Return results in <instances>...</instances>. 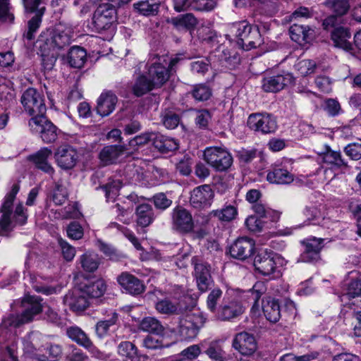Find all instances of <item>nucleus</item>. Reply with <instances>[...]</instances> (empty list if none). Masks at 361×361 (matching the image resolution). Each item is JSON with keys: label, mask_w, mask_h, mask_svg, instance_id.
<instances>
[{"label": "nucleus", "mask_w": 361, "mask_h": 361, "mask_svg": "<svg viewBox=\"0 0 361 361\" xmlns=\"http://www.w3.org/2000/svg\"><path fill=\"white\" fill-rule=\"evenodd\" d=\"M201 353V349L198 345H192L186 348L179 355L183 361H192Z\"/></svg>", "instance_id": "nucleus-57"}, {"label": "nucleus", "mask_w": 361, "mask_h": 361, "mask_svg": "<svg viewBox=\"0 0 361 361\" xmlns=\"http://www.w3.org/2000/svg\"><path fill=\"white\" fill-rule=\"evenodd\" d=\"M128 202H124L123 204L117 203L114 207L116 209V212L118 213L117 219L124 223L128 224L131 219V215L133 212V205L131 202H136L138 200V197L136 195L130 194L128 197Z\"/></svg>", "instance_id": "nucleus-31"}, {"label": "nucleus", "mask_w": 361, "mask_h": 361, "mask_svg": "<svg viewBox=\"0 0 361 361\" xmlns=\"http://www.w3.org/2000/svg\"><path fill=\"white\" fill-rule=\"evenodd\" d=\"M267 180L271 183L289 184L293 181V176L284 169H274L268 172Z\"/></svg>", "instance_id": "nucleus-34"}, {"label": "nucleus", "mask_w": 361, "mask_h": 361, "mask_svg": "<svg viewBox=\"0 0 361 361\" xmlns=\"http://www.w3.org/2000/svg\"><path fill=\"white\" fill-rule=\"evenodd\" d=\"M204 160L216 171H227L233 164V157L222 147H208L203 152Z\"/></svg>", "instance_id": "nucleus-3"}, {"label": "nucleus", "mask_w": 361, "mask_h": 361, "mask_svg": "<svg viewBox=\"0 0 361 361\" xmlns=\"http://www.w3.org/2000/svg\"><path fill=\"white\" fill-rule=\"evenodd\" d=\"M254 266L255 269L264 276L274 274L277 271L275 255L266 250L259 252L255 257Z\"/></svg>", "instance_id": "nucleus-13"}, {"label": "nucleus", "mask_w": 361, "mask_h": 361, "mask_svg": "<svg viewBox=\"0 0 361 361\" xmlns=\"http://www.w3.org/2000/svg\"><path fill=\"white\" fill-rule=\"evenodd\" d=\"M118 353L122 357L131 358L136 355L137 349L132 343L124 341L118 345Z\"/></svg>", "instance_id": "nucleus-58"}, {"label": "nucleus", "mask_w": 361, "mask_h": 361, "mask_svg": "<svg viewBox=\"0 0 361 361\" xmlns=\"http://www.w3.org/2000/svg\"><path fill=\"white\" fill-rule=\"evenodd\" d=\"M155 88L151 80L146 76H140L133 86V92L136 96H141Z\"/></svg>", "instance_id": "nucleus-49"}, {"label": "nucleus", "mask_w": 361, "mask_h": 361, "mask_svg": "<svg viewBox=\"0 0 361 361\" xmlns=\"http://www.w3.org/2000/svg\"><path fill=\"white\" fill-rule=\"evenodd\" d=\"M264 314L270 322H277L281 317V310L279 302L270 297L266 298L262 302Z\"/></svg>", "instance_id": "nucleus-28"}, {"label": "nucleus", "mask_w": 361, "mask_h": 361, "mask_svg": "<svg viewBox=\"0 0 361 361\" xmlns=\"http://www.w3.org/2000/svg\"><path fill=\"white\" fill-rule=\"evenodd\" d=\"M255 27L247 21H241L233 23L230 27V31L238 38L240 42L239 43L242 44L245 39H247L252 32V28Z\"/></svg>", "instance_id": "nucleus-36"}, {"label": "nucleus", "mask_w": 361, "mask_h": 361, "mask_svg": "<svg viewBox=\"0 0 361 361\" xmlns=\"http://www.w3.org/2000/svg\"><path fill=\"white\" fill-rule=\"evenodd\" d=\"M323 162L329 165L332 169H341L347 168V162L343 159L341 152L334 151L331 147L325 145L324 149L318 152Z\"/></svg>", "instance_id": "nucleus-21"}, {"label": "nucleus", "mask_w": 361, "mask_h": 361, "mask_svg": "<svg viewBox=\"0 0 361 361\" xmlns=\"http://www.w3.org/2000/svg\"><path fill=\"white\" fill-rule=\"evenodd\" d=\"M262 42L261 34L258 27L256 26L252 28V32H251L247 39H245L241 45L244 49L249 50L259 47Z\"/></svg>", "instance_id": "nucleus-52"}, {"label": "nucleus", "mask_w": 361, "mask_h": 361, "mask_svg": "<svg viewBox=\"0 0 361 361\" xmlns=\"http://www.w3.org/2000/svg\"><path fill=\"white\" fill-rule=\"evenodd\" d=\"M310 29L308 27L293 24L289 30L291 39L300 44L305 43L309 39Z\"/></svg>", "instance_id": "nucleus-39"}, {"label": "nucleus", "mask_w": 361, "mask_h": 361, "mask_svg": "<svg viewBox=\"0 0 361 361\" xmlns=\"http://www.w3.org/2000/svg\"><path fill=\"white\" fill-rule=\"evenodd\" d=\"M88 298H99L106 290V284L103 280L99 279L85 284L81 288Z\"/></svg>", "instance_id": "nucleus-37"}, {"label": "nucleus", "mask_w": 361, "mask_h": 361, "mask_svg": "<svg viewBox=\"0 0 361 361\" xmlns=\"http://www.w3.org/2000/svg\"><path fill=\"white\" fill-rule=\"evenodd\" d=\"M205 318L200 314L190 313L180 319L178 332L183 339H192L197 336L199 329L205 323Z\"/></svg>", "instance_id": "nucleus-7"}, {"label": "nucleus", "mask_w": 361, "mask_h": 361, "mask_svg": "<svg viewBox=\"0 0 361 361\" xmlns=\"http://www.w3.org/2000/svg\"><path fill=\"white\" fill-rule=\"evenodd\" d=\"M170 22L177 29H190L194 27L197 23V19L191 13H187L176 18H172Z\"/></svg>", "instance_id": "nucleus-43"}, {"label": "nucleus", "mask_w": 361, "mask_h": 361, "mask_svg": "<svg viewBox=\"0 0 361 361\" xmlns=\"http://www.w3.org/2000/svg\"><path fill=\"white\" fill-rule=\"evenodd\" d=\"M152 200L155 207L161 210L166 209L172 204V200L169 199L163 192L154 195L152 197Z\"/></svg>", "instance_id": "nucleus-62"}, {"label": "nucleus", "mask_w": 361, "mask_h": 361, "mask_svg": "<svg viewBox=\"0 0 361 361\" xmlns=\"http://www.w3.org/2000/svg\"><path fill=\"white\" fill-rule=\"evenodd\" d=\"M153 145L161 153L173 152L178 148V142L173 138L154 133Z\"/></svg>", "instance_id": "nucleus-30"}, {"label": "nucleus", "mask_w": 361, "mask_h": 361, "mask_svg": "<svg viewBox=\"0 0 361 361\" xmlns=\"http://www.w3.org/2000/svg\"><path fill=\"white\" fill-rule=\"evenodd\" d=\"M113 4L106 3L100 4L94 12L93 21L95 27L99 30H107L113 24Z\"/></svg>", "instance_id": "nucleus-17"}, {"label": "nucleus", "mask_w": 361, "mask_h": 361, "mask_svg": "<svg viewBox=\"0 0 361 361\" xmlns=\"http://www.w3.org/2000/svg\"><path fill=\"white\" fill-rule=\"evenodd\" d=\"M344 152L353 160L361 159V142L348 144L344 148Z\"/></svg>", "instance_id": "nucleus-63"}, {"label": "nucleus", "mask_w": 361, "mask_h": 361, "mask_svg": "<svg viewBox=\"0 0 361 361\" xmlns=\"http://www.w3.org/2000/svg\"><path fill=\"white\" fill-rule=\"evenodd\" d=\"M318 356V353L312 352L300 356H296L293 353H287L280 357V361H311Z\"/></svg>", "instance_id": "nucleus-60"}, {"label": "nucleus", "mask_w": 361, "mask_h": 361, "mask_svg": "<svg viewBox=\"0 0 361 361\" xmlns=\"http://www.w3.org/2000/svg\"><path fill=\"white\" fill-rule=\"evenodd\" d=\"M42 335L38 331H32L23 338L24 350L35 357V353L42 350Z\"/></svg>", "instance_id": "nucleus-29"}, {"label": "nucleus", "mask_w": 361, "mask_h": 361, "mask_svg": "<svg viewBox=\"0 0 361 361\" xmlns=\"http://www.w3.org/2000/svg\"><path fill=\"white\" fill-rule=\"evenodd\" d=\"M81 267L86 272H94L99 267V259L97 255L87 252L80 257Z\"/></svg>", "instance_id": "nucleus-42"}, {"label": "nucleus", "mask_w": 361, "mask_h": 361, "mask_svg": "<svg viewBox=\"0 0 361 361\" xmlns=\"http://www.w3.org/2000/svg\"><path fill=\"white\" fill-rule=\"evenodd\" d=\"M254 212L260 216V218L267 219L270 217L271 222H276L279 220L280 215L278 212L267 209L262 204L255 203L252 206Z\"/></svg>", "instance_id": "nucleus-55"}, {"label": "nucleus", "mask_w": 361, "mask_h": 361, "mask_svg": "<svg viewBox=\"0 0 361 361\" xmlns=\"http://www.w3.org/2000/svg\"><path fill=\"white\" fill-rule=\"evenodd\" d=\"M64 302L74 312L83 311L90 305L89 298L81 288L66 294Z\"/></svg>", "instance_id": "nucleus-23"}, {"label": "nucleus", "mask_w": 361, "mask_h": 361, "mask_svg": "<svg viewBox=\"0 0 361 361\" xmlns=\"http://www.w3.org/2000/svg\"><path fill=\"white\" fill-rule=\"evenodd\" d=\"M210 214L216 217L220 221L230 222L236 218L238 209L235 206L229 204L221 209L212 211Z\"/></svg>", "instance_id": "nucleus-40"}, {"label": "nucleus", "mask_w": 361, "mask_h": 361, "mask_svg": "<svg viewBox=\"0 0 361 361\" xmlns=\"http://www.w3.org/2000/svg\"><path fill=\"white\" fill-rule=\"evenodd\" d=\"M20 190L18 183L12 185L11 190L5 196L1 208L0 235L7 236L16 225H23L27 221V215L22 204L16 206L13 212V203Z\"/></svg>", "instance_id": "nucleus-2"}, {"label": "nucleus", "mask_w": 361, "mask_h": 361, "mask_svg": "<svg viewBox=\"0 0 361 361\" xmlns=\"http://www.w3.org/2000/svg\"><path fill=\"white\" fill-rule=\"evenodd\" d=\"M325 4L338 16L345 14L350 8L348 0H335L332 2H326Z\"/></svg>", "instance_id": "nucleus-56"}, {"label": "nucleus", "mask_w": 361, "mask_h": 361, "mask_svg": "<svg viewBox=\"0 0 361 361\" xmlns=\"http://www.w3.org/2000/svg\"><path fill=\"white\" fill-rule=\"evenodd\" d=\"M154 133H145L140 135L135 136L129 142V146L135 150L136 147L142 146L147 144L149 141L153 142Z\"/></svg>", "instance_id": "nucleus-61"}, {"label": "nucleus", "mask_w": 361, "mask_h": 361, "mask_svg": "<svg viewBox=\"0 0 361 361\" xmlns=\"http://www.w3.org/2000/svg\"><path fill=\"white\" fill-rule=\"evenodd\" d=\"M192 94L197 101H206L209 99L212 94V89L205 84L196 85L192 90Z\"/></svg>", "instance_id": "nucleus-53"}, {"label": "nucleus", "mask_w": 361, "mask_h": 361, "mask_svg": "<svg viewBox=\"0 0 361 361\" xmlns=\"http://www.w3.org/2000/svg\"><path fill=\"white\" fill-rule=\"evenodd\" d=\"M67 335L71 340L87 349L94 356L99 357V350L81 329L77 326L70 327L67 329Z\"/></svg>", "instance_id": "nucleus-25"}, {"label": "nucleus", "mask_w": 361, "mask_h": 361, "mask_svg": "<svg viewBox=\"0 0 361 361\" xmlns=\"http://www.w3.org/2000/svg\"><path fill=\"white\" fill-rule=\"evenodd\" d=\"M68 197V190L62 182L55 183L51 193V199L56 205H61L66 202Z\"/></svg>", "instance_id": "nucleus-46"}, {"label": "nucleus", "mask_w": 361, "mask_h": 361, "mask_svg": "<svg viewBox=\"0 0 361 361\" xmlns=\"http://www.w3.org/2000/svg\"><path fill=\"white\" fill-rule=\"evenodd\" d=\"M245 310V306L240 300L235 299L227 300L224 298L216 317L221 320L229 321L243 314Z\"/></svg>", "instance_id": "nucleus-14"}, {"label": "nucleus", "mask_w": 361, "mask_h": 361, "mask_svg": "<svg viewBox=\"0 0 361 361\" xmlns=\"http://www.w3.org/2000/svg\"><path fill=\"white\" fill-rule=\"evenodd\" d=\"M214 192L209 185L196 187L191 192L190 203L196 209L209 208L213 202Z\"/></svg>", "instance_id": "nucleus-9"}, {"label": "nucleus", "mask_w": 361, "mask_h": 361, "mask_svg": "<svg viewBox=\"0 0 361 361\" xmlns=\"http://www.w3.org/2000/svg\"><path fill=\"white\" fill-rule=\"evenodd\" d=\"M136 221L141 227L149 226L155 219L152 207L149 204H140L135 209Z\"/></svg>", "instance_id": "nucleus-27"}, {"label": "nucleus", "mask_w": 361, "mask_h": 361, "mask_svg": "<svg viewBox=\"0 0 361 361\" xmlns=\"http://www.w3.org/2000/svg\"><path fill=\"white\" fill-rule=\"evenodd\" d=\"M45 11V7H42L37 11L35 15L28 21V30L26 33V38L32 39L34 34L38 30L42 22V16Z\"/></svg>", "instance_id": "nucleus-50"}, {"label": "nucleus", "mask_w": 361, "mask_h": 361, "mask_svg": "<svg viewBox=\"0 0 361 361\" xmlns=\"http://www.w3.org/2000/svg\"><path fill=\"white\" fill-rule=\"evenodd\" d=\"M294 77L291 73H284L274 76L267 77L262 80V88L265 92H276L286 86L293 83Z\"/></svg>", "instance_id": "nucleus-16"}, {"label": "nucleus", "mask_w": 361, "mask_h": 361, "mask_svg": "<svg viewBox=\"0 0 361 361\" xmlns=\"http://www.w3.org/2000/svg\"><path fill=\"white\" fill-rule=\"evenodd\" d=\"M255 247V241L247 237L238 238L230 247V254L232 257L245 260L252 256Z\"/></svg>", "instance_id": "nucleus-15"}, {"label": "nucleus", "mask_w": 361, "mask_h": 361, "mask_svg": "<svg viewBox=\"0 0 361 361\" xmlns=\"http://www.w3.org/2000/svg\"><path fill=\"white\" fill-rule=\"evenodd\" d=\"M82 214L79 209L78 204L73 202L56 213V218L59 219H79Z\"/></svg>", "instance_id": "nucleus-48"}, {"label": "nucleus", "mask_w": 361, "mask_h": 361, "mask_svg": "<svg viewBox=\"0 0 361 361\" xmlns=\"http://www.w3.org/2000/svg\"><path fill=\"white\" fill-rule=\"evenodd\" d=\"M21 103L26 112L32 117L44 116L47 107L39 92L34 88H28L21 97Z\"/></svg>", "instance_id": "nucleus-5"}, {"label": "nucleus", "mask_w": 361, "mask_h": 361, "mask_svg": "<svg viewBox=\"0 0 361 361\" xmlns=\"http://www.w3.org/2000/svg\"><path fill=\"white\" fill-rule=\"evenodd\" d=\"M223 292L219 288H215L210 291L207 298L206 305L207 309L217 316L219 308V303L222 298Z\"/></svg>", "instance_id": "nucleus-47"}, {"label": "nucleus", "mask_w": 361, "mask_h": 361, "mask_svg": "<svg viewBox=\"0 0 361 361\" xmlns=\"http://www.w3.org/2000/svg\"><path fill=\"white\" fill-rule=\"evenodd\" d=\"M156 310L161 314H176L178 313L180 307L176 302H173L168 299L158 301L156 303Z\"/></svg>", "instance_id": "nucleus-51"}, {"label": "nucleus", "mask_w": 361, "mask_h": 361, "mask_svg": "<svg viewBox=\"0 0 361 361\" xmlns=\"http://www.w3.org/2000/svg\"><path fill=\"white\" fill-rule=\"evenodd\" d=\"M303 214L310 224L327 226L328 219L325 217L324 206L322 204L311 201L305 207Z\"/></svg>", "instance_id": "nucleus-18"}, {"label": "nucleus", "mask_w": 361, "mask_h": 361, "mask_svg": "<svg viewBox=\"0 0 361 361\" xmlns=\"http://www.w3.org/2000/svg\"><path fill=\"white\" fill-rule=\"evenodd\" d=\"M113 111V92L104 90L97 99V111L102 116H109Z\"/></svg>", "instance_id": "nucleus-33"}, {"label": "nucleus", "mask_w": 361, "mask_h": 361, "mask_svg": "<svg viewBox=\"0 0 361 361\" xmlns=\"http://www.w3.org/2000/svg\"><path fill=\"white\" fill-rule=\"evenodd\" d=\"M323 243V238L315 237L308 238L301 241L303 251L300 255V260L304 262H314L319 260Z\"/></svg>", "instance_id": "nucleus-11"}, {"label": "nucleus", "mask_w": 361, "mask_h": 361, "mask_svg": "<svg viewBox=\"0 0 361 361\" xmlns=\"http://www.w3.org/2000/svg\"><path fill=\"white\" fill-rule=\"evenodd\" d=\"M295 68L302 76H306L314 72L316 63L309 59L300 60L295 63Z\"/></svg>", "instance_id": "nucleus-54"}, {"label": "nucleus", "mask_w": 361, "mask_h": 361, "mask_svg": "<svg viewBox=\"0 0 361 361\" xmlns=\"http://www.w3.org/2000/svg\"><path fill=\"white\" fill-rule=\"evenodd\" d=\"M173 226L182 232H190L193 229L194 221L191 214L185 208L177 207L172 212Z\"/></svg>", "instance_id": "nucleus-20"}, {"label": "nucleus", "mask_w": 361, "mask_h": 361, "mask_svg": "<svg viewBox=\"0 0 361 361\" xmlns=\"http://www.w3.org/2000/svg\"><path fill=\"white\" fill-rule=\"evenodd\" d=\"M160 4L153 0L140 1L133 4L134 9L140 15L145 16H154L159 11Z\"/></svg>", "instance_id": "nucleus-35"}, {"label": "nucleus", "mask_w": 361, "mask_h": 361, "mask_svg": "<svg viewBox=\"0 0 361 361\" xmlns=\"http://www.w3.org/2000/svg\"><path fill=\"white\" fill-rule=\"evenodd\" d=\"M39 298L27 296L23 301L25 310L21 314H11L4 317L0 324V353L13 358V350L6 341L12 336L11 328L30 322L33 317L42 312L50 322L56 323L59 320L57 312L49 305H42Z\"/></svg>", "instance_id": "nucleus-1"}, {"label": "nucleus", "mask_w": 361, "mask_h": 361, "mask_svg": "<svg viewBox=\"0 0 361 361\" xmlns=\"http://www.w3.org/2000/svg\"><path fill=\"white\" fill-rule=\"evenodd\" d=\"M259 285L255 284L253 286V288L250 290L247 293V297L249 300H250V302H252V306L251 308V311L254 313L259 312V300L261 298L262 295V292L258 289V286Z\"/></svg>", "instance_id": "nucleus-59"}, {"label": "nucleus", "mask_w": 361, "mask_h": 361, "mask_svg": "<svg viewBox=\"0 0 361 361\" xmlns=\"http://www.w3.org/2000/svg\"><path fill=\"white\" fill-rule=\"evenodd\" d=\"M86 51L80 47H73L68 52V62L72 67L80 68L86 61Z\"/></svg>", "instance_id": "nucleus-38"}, {"label": "nucleus", "mask_w": 361, "mask_h": 361, "mask_svg": "<svg viewBox=\"0 0 361 361\" xmlns=\"http://www.w3.org/2000/svg\"><path fill=\"white\" fill-rule=\"evenodd\" d=\"M61 353L60 345L48 344L42 350L35 353V359L37 361H57Z\"/></svg>", "instance_id": "nucleus-32"}, {"label": "nucleus", "mask_w": 361, "mask_h": 361, "mask_svg": "<svg viewBox=\"0 0 361 361\" xmlns=\"http://www.w3.org/2000/svg\"><path fill=\"white\" fill-rule=\"evenodd\" d=\"M350 37L348 29L343 27H336L331 32V39L334 46L348 51L353 49L352 44L349 41Z\"/></svg>", "instance_id": "nucleus-26"}, {"label": "nucleus", "mask_w": 361, "mask_h": 361, "mask_svg": "<svg viewBox=\"0 0 361 361\" xmlns=\"http://www.w3.org/2000/svg\"><path fill=\"white\" fill-rule=\"evenodd\" d=\"M205 353L213 361H226L227 358L222 343L219 341H212L205 350Z\"/></svg>", "instance_id": "nucleus-41"}, {"label": "nucleus", "mask_w": 361, "mask_h": 361, "mask_svg": "<svg viewBox=\"0 0 361 361\" xmlns=\"http://www.w3.org/2000/svg\"><path fill=\"white\" fill-rule=\"evenodd\" d=\"M52 152L50 149L43 147L35 154L31 155L30 159L33 162L37 169L52 176L54 173V169L49 161Z\"/></svg>", "instance_id": "nucleus-22"}, {"label": "nucleus", "mask_w": 361, "mask_h": 361, "mask_svg": "<svg viewBox=\"0 0 361 361\" xmlns=\"http://www.w3.org/2000/svg\"><path fill=\"white\" fill-rule=\"evenodd\" d=\"M71 42L69 31H65L61 27H58L46 34L41 35L38 42L40 48L44 51H49L56 49H62L68 45Z\"/></svg>", "instance_id": "nucleus-4"}, {"label": "nucleus", "mask_w": 361, "mask_h": 361, "mask_svg": "<svg viewBox=\"0 0 361 361\" xmlns=\"http://www.w3.org/2000/svg\"><path fill=\"white\" fill-rule=\"evenodd\" d=\"M233 347L243 355H251L257 350V343L252 334L243 331L236 334Z\"/></svg>", "instance_id": "nucleus-19"}, {"label": "nucleus", "mask_w": 361, "mask_h": 361, "mask_svg": "<svg viewBox=\"0 0 361 361\" xmlns=\"http://www.w3.org/2000/svg\"><path fill=\"white\" fill-rule=\"evenodd\" d=\"M57 165L63 169H73L78 159L76 149L71 145H65L59 147L54 153Z\"/></svg>", "instance_id": "nucleus-12"}, {"label": "nucleus", "mask_w": 361, "mask_h": 361, "mask_svg": "<svg viewBox=\"0 0 361 361\" xmlns=\"http://www.w3.org/2000/svg\"><path fill=\"white\" fill-rule=\"evenodd\" d=\"M245 225L250 231L256 233L272 227V223H268L262 218L254 215L250 216L246 219Z\"/></svg>", "instance_id": "nucleus-45"}, {"label": "nucleus", "mask_w": 361, "mask_h": 361, "mask_svg": "<svg viewBox=\"0 0 361 361\" xmlns=\"http://www.w3.org/2000/svg\"><path fill=\"white\" fill-rule=\"evenodd\" d=\"M247 123L251 130L264 135L274 133L278 128L276 118L267 113L252 114Z\"/></svg>", "instance_id": "nucleus-6"}, {"label": "nucleus", "mask_w": 361, "mask_h": 361, "mask_svg": "<svg viewBox=\"0 0 361 361\" xmlns=\"http://www.w3.org/2000/svg\"><path fill=\"white\" fill-rule=\"evenodd\" d=\"M30 130L40 135L42 140L47 143L54 142L57 138V128L44 116L32 117L29 121Z\"/></svg>", "instance_id": "nucleus-8"}, {"label": "nucleus", "mask_w": 361, "mask_h": 361, "mask_svg": "<svg viewBox=\"0 0 361 361\" xmlns=\"http://www.w3.org/2000/svg\"><path fill=\"white\" fill-rule=\"evenodd\" d=\"M140 329L144 331L157 335L162 334L164 327L161 323L154 317H145L140 324Z\"/></svg>", "instance_id": "nucleus-44"}, {"label": "nucleus", "mask_w": 361, "mask_h": 361, "mask_svg": "<svg viewBox=\"0 0 361 361\" xmlns=\"http://www.w3.org/2000/svg\"><path fill=\"white\" fill-rule=\"evenodd\" d=\"M59 244L63 258L68 262L72 261L75 256V247L61 238L59 240Z\"/></svg>", "instance_id": "nucleus-64"}, {"label": "nucleus", "mask_w": 361, "mask_h": 361, "mask_svg": "<svg viewBox=\"0 0 361 361\" xmlns=\"http://www.w3.org/2000/svg\"><path fill=\"white\" fill-rule=\"evenodd\" d=\"M117 281L126 291L133 295H139L145 291V286L137 277L127 272L120 275Z\"/></svg>", "instance_id": "nucleus-24"}, {"label": "nucleus", "mask_w": 361, "mask_h": 361, "mask_svg": "<svg viewBox=\"0 0 361 361\" xmlns=\"http://www.w3.org/2000/svg\"><path fill=\"white\" fill-rule=\"evenodd\" d=\"M168 57L158 58V62H154L148 69L149 80L152 81L155 87L163 85L169 78V70L166 68Z\"/></svg>", "instance_id": "nucleus-10"}]
</instances>
